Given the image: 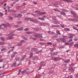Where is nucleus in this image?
I'll return each mask as SVG.
<instances>
[{
    "label": "nucleus",
    "mask_w": 78,
    "mask_h": 78,
    "mask_svg": "<svg viewBox=\"0 0 78 78\" xmlns=\"http://www.w3.org/2000/svg\"><path fill=\"white\" fill-rule=\"evenodd\" d=\"M71 12L72 14H73V16L75 17V19L74 20V21L75 22H78V16H76V13L75 12H73L72 11H71Z\"/></svg>",
    "instance_id": "nucleus-1"
},
{
    "label": "nucleus",
    "mask_w": 78,
    "mask_h": 78,
    "mask_svg": "<svg viewBox=\"0 0 78 78\" xmlns=\"http://www.w3.org/2000/svg\"><path fill=\"white\" fill-rule=\"evenodd\" d=\"M35 37H37L38 38H39L40 39H41V38H42V34H37L36 35H34Z\"/></svg>",
    "instance_id": "nucleus-2"
},
{
    "label": "nucleus",
    "mask_w": 78,
    "mask_h": 78,
    "mask_svg": "<svg viewBox=\"0 0 78 78\" xmlns=\"http://www.w3.org/2000/svg\"><path fill=\"white\" fill-rule=\"evenodd\" d=\"M52 59L53 60H54V61H59V60L62 59L60 58H58L57 57H53L52 58Z\"/></svg>",
    "instance_id": "nucleus-3"
},
{
    "label": "nucleus",
    "mask_w": 78,
    "mask_h": 78,
    "mask_svg": "<svg viewBox=\"0 0 78 78\" xmlns=\"http://www.w3.org/2000/svg\"><path fill=\"white\" fill-rule=\"evenodd\" d=\"M8 36L9 37L7 38V39H12L13 38V35L11 34H9L8 35Z\"/></svg>",
    "instance_id": "nucleus-4"
},
{
    "label": "nucleus",
    "mask_w": 78,
    "mask_h": 78,
    "mask_svg": "<svg viewBox=\"0 0 78 78\" xmlns=\"http://www.w3.org/2000/svg\"><path fill=\"white\" fill-rule=\"evenodd\" d=\"M3 26L5 28H7V27H8L10 26V24L9 23H6V24H3Z\"/></svg>",
    "instance_id": "nucleus-5"
},
{
    "label": "nucleus",
    "mask_w": 78,
    "mask_h": 78,
    "mask_svg": "<svg viewBox=\"0 0 78 78\" xmlns=\"http://www.w3.org/2000/svg\"><path fill=\"white\" fill-rule=\"evenodd\" d=\"M60 39L62 41V42H66V40L64 38H60Z\"/></svg>",
    "instance_id": "nucleus-6"
},
{
    "label": "nucleus",
    "mask_w": 78,
    "mask_h": 78,
    "mask_svg": "<svg viewBox=\"0 0 78 78\" xmlns=\"http://www.w3.org/2000/svg\"><path fill=\"white\" fill-rule=\"evenodd\" d=\"M69 36V38H71L72 39H73V35L72 34H68Z\"/></svg>",
    "instance_id": "nucleus-7"
},
{
    "label": "nucleus",
    "mask_w": 78,
    "mask_h": 78,
    "mask_svg": "<svg viewBox=\"0 0 78 78\" xmlns=\"http://www.w3.org/2000/svg\"><path fill=\"white\" fill-rule=\"evenodd\" d=\"M23 30V27H21L17 29V30L18 31H22Z\"/></svg>",
    "instance_id": "nucleus-8"
},
{
    "label": "nucleus",
    "mask_w": 78,
    "mask_h": 78,
    "mask_svg": "<svg viewBox=\"0 0 78 78\" xmlns=\"http://www.w3.org/2000/svg\"><path fill=\"white\" fill-rule=\"evenodd\" d=\"M69 70H70L71 72H73L74 71V69L71 67H69Z\"/></svg>",
    "instance_id": "nucleus-9"
},
{
    "label": "nucleus",
    "mask_w": 78,
    "mask_h": 78,
    "mask_svg": "<svg viewBox=\"0 0 78 78\" xmlns=\"http://www.w3.org/2000/svg\"><path fill=\"white\" fill-rule=\"evenodd\" d=\"M30 20L31 22H37V20H36V19H34V20L30 19Z\"/></svg>",
    "instance_id": "nucleus-10"
},
{
    "label": "nucleus",
    "mask_w": 78,
    "mask_h": 78,
    "mask_svg": "<svg viewBox=\"0 0 78 78\" xmlns=\"http://www.w3.org/2000/svg\"><path fill=\"white\" fill-rule=\"evenodd\" d=\"M48 33H49V34H55V33L53 31H48Z\"/></svg>",
    "instance_id": "nucleus-11"
},
{
    "label": "nucleus",
    "mask_w": 78,
    "mask_h": 78,
    "mask_svg": "<svg viewBox=\"0 0 78 78\" xmlns=\"http://www.w3.org/2000/svg\"><path fill=\"white\" fill-rule=\"evenodd\" d=\"M26 34H31L32 33H33V32H26Z\"/></svg>",
    "instance_id": "nucleus-12"
},
{
    "label": "nucleus",
    "mask_w": 78,
    "mask_h": 78,
    "mask_svg": "<svg viewBox=\"0 0 78 78\" xmlns=\"http://www.w3.org/2000/svg\"><path fill=\"white\" fill-rule=\"evenodd\" d=\"M56 33L57 34H58L59 35H61V34L60 33V32L58 30H56Z\"/></svg>",
    "instance_id": "nucleus-13"
},
{
    "label": "nucleus",
    "mask_w": 78,
    "mask_h": 78,
    "mask_svg": "<svg viewBox=\"0 0 78 78\" xmlns=\"http://www.w3.org/2000/svg\"><path fill=\"white\" fill-rule=\"evenodd\" d=\"M59 12H60V14L62 15H65V16H66V13H64V12H61L60 11Z\"/></svg>",
    "instance_id": "nucleus-14"
},
{
    "label": "nucleus",
    "mask_w": 78,
    "mask_h": 78,
    "mask_svg": "<svg viewBox=\"0 0 78 78\" xmlns=\"http://www.w3.org/2000/svg\"><path fill=\"white\" fill-rule=\"evenodd\" d=\"M0 39L2 41H3V42L5 41V38L1 37H0Z\"/></svg>",
    "instance_id": "nucleus-15"
},
{
    "label": "nucleus",
    "mask_w": 78,
    "mask_h": 78,
    "mask_svg": "<svg viewBox=\"0 0 78 78\" xmlns=\"http://www.w3.org/2000/svg\"><path fill=\"white\" fill-rule=\"evenodd\" d=\"M64 30L65 31H70V29L69 28H65L64 29Z\"/></svg>",
    "instance_id": "nucleus-16"
},
{
    "label": "nucleus",
    "mask_w": 78,
    "mask_h": 78,
    "mask_svg": "<svg viewBox=\"0 0 78 78\" xmlns=\"http://www.w3.org/2000/svg\"><path fill=\"white\" fill-rule=\"evenodd\" d=\"M62 1L66 2H72V0H62Z\"/></svg>",
    "instance_id": "nucleus-17"
},
{
    "label": "nucleus",
    "mask_w": 78,
    "mask_h": 78,
    "mask_svg": "<svg viewBox=\"0 0 78 78\" xmlns=\"http://www.w3.org/2000/svg\"><path fill=\"white\" fill-rule=\"evenodd\" d=\"M22 38H23L24 40H25L26 41H28V38L25 37L23 36H22Z\"/></svg>",
    "instance_id": "nucleus-18"
},
{
    "label": "nucleus",
    "mask_w": 78,
    "mask_h": 78,
    "mask_svg": "<svg viewBox=\"0 0 78 78\" xmlns=\"http://www.w3.org/2000/svg\"><path fill=\"white\" fill-rule=\"evenodd\" d=\"M31 50L32 51H36L37 50V48H32L31 49Z\"/></svg>",
    "instance_id": "nucleus-19"
},
{
    "label": "nucleus",
    "mask_w": 78,
    "mask_h": 78,
    "mask_svg": "<svg viewBox=\"0 0 78 78\" xmlns=\"http://www.w3.org/2000/svg\"><path fill=\"white\" fill-rule=\"evenodd\" d=\"M34 30H35V31H39V30H41V29H38V28H34Z\"/></svg>",
    "instance_id": "nucleus-20"
},
{
    "label": "nucleus",
    "mask_w": 78,
    "mask_h": 78,
    "mask_svg": "<svg viewBox=\"0 0 78 78\" xmlns=\"http://www.w3.org/2000/svg\"><path fill=\"white\" fill-rule=\"evenodd\" d=\"M17 45L18 46H22V43L20 42L19 43H18Z\"/></svg>",
    "instance_id": "nucleus-21"
},
{
    "label": "nucleus",
    "mask_w": 78,
    "mask_h": 78,
    "mask_svg": "<svg viewBox=\"0 0 78 78\" xmlns=\"http://www.w3.org/2000/svg\"><path fill=\"white\" fill-rule=\"evenodd\" d=\"M12 66L14 67H17V65H16V63H14L13 65H12Z\"/></svg>",
    "instance_id": "nucleus-22"
},
{
    "label": "nucleus",
    "mask_w": 78,
    "mask_h": 78,
    "mask_svg": "<svg viewBox=\"0 0 78 78\" xmlns=\"http://www.w3.org/2000/svg\"><path fill=\"white\" fill-rule=\"evenodd\" d=\"M22 15L21 14H18V16H17V17H19L20 18V17H22Z\"/></svg>",
    "instance_id": "nucleus-23"
},
{
    "label": "nucleus",
    "mask_w": 78,
    "mask_h": 78,
    "mask_svg": "<svg viewBox=\"0 0 78 78\" xmlns=\"http://www.w3.org/2000/svg\"><path fill=\"white\" fill-rule=\"evenodd\" d=\"M5 43L4 42H0V45H5Z\"/></svg>",
    "instance_id": "nucleus-24"
},
{
    "label": "nucleus",
    "mask_w": 78,
    "mask_h": 78,
    "mask_svg": "<svg viewBox=\"0 0 78 78\" xmlns=\"http://www.w3.org/2000/svg\"><path fill=\"white\" fill-rule=\"evenodd\" d=\"M70 60H66L64 62H65V63H69V62H70Z\"/></svg>",
    "instance_id": "nucleus-25"
},
{
    "label": "nucleus",
    "mask_w": 78,
    "mask_h": 78,
    "mask_svg": "<svg viewBox=\"0 0 78 78\" xmlns=\"http://www.w3.org/2000/svg\"><path fill=\"white\" fill-rule=\"evenodd\" d=\"M30 58H31L33 57V53H30Z\"/></svg>",
    "instance_id": "nucleus-26"
},
{
    "label": "nucleus",
    "mask_w": 78,
    "mask_h": 78,
    "mask_svg": "<svg viewBox=\"0 0 78 78\" xmlns=\"http://www.w3.org/2000/svg\"><path fill=\"white\" fill-rule=\"evenodd\" d=\"M40 25H41V26H45V24L44 23H40Z\"/></svg>",
    "instance_id": "nucleus-27"
},
{
    "label": "nucleus",
    "mask_w": 78,
    "mask_h": 78,
    "mask_svg": "<svg viewBox=\"0 0 78 78\" xmlns=\"http://www.w3.org/2000/svg\"><path fill=\"white\" fill-rule=\"evenodd\" d=\"M3 24H1L0 26V29H3Z\"/></svg>",
    "instance_id": "nucleus-28"
},
{
    "label": "nucleus",
    "mask_w": 78,
    "mask_h": 78,
    "mask_svg": "<svg viewBox=\"0 0 78 78\" xmlns=\"http://www.w3.org/2000/svg\"><path fill=\"white\" fill-rule=\"evenodd\" d=\"M21 73L22 74H23V73H27V71L26 70H25L23 71H22Z\"/></svg>",
    "instance_id": "nucleus-29"
},
{
    "label": "nucleus",
    "mask_w": 78,
    "mask_h": 78,
    "mask_svg": "<svg viewBox=\"0 0 78 78\" xmlns=\"http://www.w3.org/2000/svg\"><path fill=\"white\" fill-rule=\"evenodd\" d=\"M54 11H57V12H60V10H58L56 9H54Z\"/></svg>",
    "instance_id": "nucleus-30"
},
{
    "label": "nucleus",
    "mask_w": 78,
    "mask_h": 78,
    "mask_svg": "<svg viewBox=\"0 0 78 78\" xmlns=\"http://www.w3.org/2000/svg\"><path fill=\"white\" fill-rule=\"evenodd\" d=\"M40 64V67H42V65H44V62H41Z\"/></svg>",
    "instance_id": "nucleus-31"
},
{
    "label": "nucleus",
    "mask_w": 78,
    "mask_h": 78,
    "mask_svg": "<svg viewBox=\"0 0 78 78\" xmlns=\"http://www.w3.org/2000/svg\"><path fill=\"white\" fill-rule=\"evenodd\" d=\"M63 38H64L63 39H67V37L66 36L63 35L62 36Z\"/></svg>",
    "instance_id": "nucleus-32"
},
{
    "label": "nucleus",
    "mask_w": 78,
    "mask_h": 78,
    "mask_svg": "<svg viewBox=\"0 0 78 78\" xmlns=\"http://www.w3.org/2000/svg\"><path fill=\"white\" fill-rule=\"evenodd\" d=\"M16 60V61H19L20 59V58L19 57H16L15 58Z\"/></svg>",
    "instance_id": "nucleus-33"
},
{
    "label": "nucleus",
    "mask_w": 78,
    "mask_h": 78,
    "mask_svg": "<svg viewBox=\"0 0 78 78\" xmlns=\"http://www.w3.org/2000/svg\"><path fill=\"white\" fill-rule=\"evenodd\" d=\"M74 44V42H72V43H70V46H72V45H73Z\"/></svg>",
    "instance_id": "nucleus-34"
},
{
    "label": "nucleus",
    "mask_w": 78,
    "mask_h": 78,
    "mask_svg": "<svg viewBox=\"0 0 78 78\" xmlns=\"http://www.w3.org/2000/svg\"><path fill=\"white\" fill-rule=\"evenodd\" d=\"M59 27V26L58 25H52V27Z\"/></svg>",
    "instance_id": "nucleus-35"
},
{
    "label": "nucleus",
    "mask_w": 78,
    "mask_h": 78,
    "mask_svg": "<svg viewBox=\"0 0 78 78\" xmlns=\"http://www.w3.org/2000/svg\"><path fill=\"white\" fill-rule=\"evenodd\" d=\"M46 44H47V45H51L52 44V43H51V42L47 43Z\"/></svg>",
    "instance_id": "nucleus-36"
},
{
    "label": "nucleus",
    "mask_w": 78,
    "mask_h": 78,
    "mask_svg": "<svg viewBox=\"0 0 78 78\" xmlns=\"http://www.w3.org/2000/svg\"><path fill=\"white\" fill-rule=\"evenodd\" d=\"M52 18L53 20H56V17L55 16H52Z\"/></svg>",
    "instance_id": "nucleus-37"
},
{
    "label": "nucleus",
    "mask_w": 78,
    "mask_h": 78,
    "mask_svg": "<svg viewBox=\"0 0 78 78\" xmlns=\"http://www.w3.org/2000/svg\"><path fill=\"white\" fill-rule=\"evenodd\" d=\"M4 60V59L3 58H1L0 59V62H3Z\"/></svg>",
    "instance_id": "nucleus-38"
},
{
    "label": "nucleus",
    "mask_w": 78,
    "mask_h": 78,
    "mask_svg": "<svg viewBox=\"0 0 78 78\" xmlns=\"http://www.w3.org/2000/svg\"><path fill=\"white\" fill-rule=\"evenodd\" d=\"M29 30V29L28 28H26L24 30V31H28Z\"/></svg>",
    "instance_id": "nucleus-39"
},
{
    "label": "nucleus",
    "mask_w": 78,
    "mask_h": 78,
    "mask_svg": "<svg viewBox=\"0 0 78 78\" xmlns=\"http://www.w3.org/2000/svg\"><path fill=\"white\" fill-rule=\"evenodd\" d=\"M46 14V12H41L40 13L41 15H42V14Z\"/></svg>",
    "instance_id": "nucleus-40"
},
{
    "label": "nucleus",
    "mask_w": 78,
    "mask_h": 78,
    "mask_svg": "<svg viewBox=\"0 0 78 78\" xmlns=\"http://www.w3.org/2000/svg\"><path fill=\"white\" fill-rule=\"evenodd\" d=\"M56 41H57V42H60V38H58V39H56Z\"/></svg>",
    "instance_id": "nucleus-41"
},
{
    "label": "nucleus",
    "mask_w": 78,
    "mask_h": 78,
    "mask_svg": "<svg viewBox=\"0 0 78 78\" xmlns=\"http://www.w3.org/2000/svg\"><path fill=\"white\" fill-rule=\"evenodd\" d=\"M73 28L74 30H77V31H78V29L76 28V27H73Z\"/></svg>",
    "instance_id": "nucleus-42"
},
{
    "label": "nucleus",
    "mask_w": 78,
    "mask_h": 78,
    "mask_svg": "<svg viewBox=\"0 0 78 78\" xmlns=\"http://www.w3.org/2000/svg\"><path fill=\"white\" fill-rule=\"evenodd\" d=\"M73 40H74V41H77L78 39L76 37H74L73 38Z\"/></svg>",
    "instance_id": "nucleus-43"
},
{
    "label": "nucleus",
    "mask_w": 78,
    "mask_h": 78,
    "mask_svg": "<svg viewBox=\"0 0 78 78\" xmlns=\"http://www.w3.org/2000/svg\"><path fill=\"white\" fill-rule=\"evenodd\" d=\"M27 12V10H26L24 12H22L21 13L22 14L23 13H25V12Z\"/></svg>",
    "instance_id": "nucleus-44"
},
{
    "label": "nucleus",
    "mask_w": 78,
    "mask_h": 78,
    "mask_svg": "<svg viewBox=\"0 0 78 78\" xmlns=\"http://www.w3.org/2000/svg\"><path fill=\"white\" fill-rule=\"evenodd\" d=\"M6 50V48H3V49H2L1 50V51H5V50Z\"/></svg>",
    "instance_id": "nucleus-45"
},
{
    "label": "nucleus",
    "mask_w": 78,
    "mask_h": 78,
    "mask_svg": "<svg viewBox=\"0 0 78 78\" xmlns=\"http://www.w3.org/2000/svg\"><path fill=\"white\" fill-rule=\"evenodd\" d=\"M72 39H70L69 40H68V42H72Z\"/></svg>",
    "instance_id": "nucleus-46"
},
{
    "label": "nucleus",
    "mask_w": 78,
    "mask_h": 78,
    "mask_svg": "<svg viewBox=\"0 0 78 78\" xmlns=\"http://www.w3.org/2000/svg\"><path fill=\"white\" fill-rule=\"evenodd\" d=\"M15 28H19V26L17 25H15Z\"/></svg>",
    "instance_id": "nucleus-47"
},
{
    "label": "nucleus",
    "mask_w": 78,
    "mask_h": 78,
    "mask_svg": "<svg viewBox=\"0 0 78 78\" xmlns=\"http://www.w3.org/2000/svg\"><path fill=\"white\" fill-rule=\"evenodd\" d=\"M55 49L53 48L52 49H51L50 50L52 52V51H54V50H55Z\"/></svg>",
    "instance_id": "nucleus-48"
},
{
    "label": "nucleus",
    "mask_w": 78,
    "mask_h": 78,
    "mask_svg": "<svg viewBox=\"0 0 78 78\" xmlns=\"http://www.w3.org/2000/svg\"><path fill=\"white\" fill-rule=\"evenodd\" d=\"M53 5H55V7H58V6L57 5V4H55H55H53Z\"/></svg>",
    "instance_id": "nucleus-49"
},
{
    "label": "nucleus",
    "mask_w": 78,
    "mask_h": 78,
    "mask_svg": "<svg viewBox=\"0 0 78 78\" xmlns=\"http://www.w3.org/2000/svg\"><path fill=\"white\" fill-rule=\"evenodd\" d=\"M65 45H69V43H66L65 44Z\"/></svg>",
    "instance_id": "nucleus-50"
},
{
    "label": "nucleus",
    "mask_w": 78,
    "mask_h": 78,
    "mask_svg": "<svg viewBox=\"0 0 78 78\" xmlns=\"http://www.w3.org/2000/svg\"><path fill=\"white\" fill-rule=\"evenodd\" d=\"M37 58V56H34L33 57V59H36V58Z\"/></svg>",
    "instance_id": "nucleus-51"
},
{
    "label": "nucleus",
    "mask_w": 78,
    "mask_h": 78,
    "mask_svg": "<svg viewBox=\"0 0 78 78\" xmlns=\"http://www.w3.org/2000/svg\"><path fill=\"white\" fill-rule=\"evenodd\" d=\"M25 42V41L24 40H23L21 41H20V42H21V43H23V42Z\"/></svg>",
    "instance_id": "nucleus-52"
},
{
    "label": "nucleus",
    "mask_w": 78,
    "mask_h": 78,
    "mask_svg": "<svg viewBox=\"0 0 78 78\" xmlns=\"http://www.w3.org/2000/svg\"><path fill=\"white\" fill-rule=\"evenodd\" d=\"M62 11H64L65 12H68V11L66 10H65V9H63V10H62Z\"/></svg>",
    "instance_id": "nucleus-53"
},
{
    "label": "nucleus",
    "mask_w": 78,
    "mask_h": 78,
    "mask_svg": "<svg viewBox=\"0 0 78 78\" xmlns=\"http://www.w3.org/2000/svg\"><path fill=\"white\" fill-rule=\"evenodd\" d=\"M68 20H74H74L72 18H69L68 19Z\"/></svg>",
    "instance_id": "nucleus-54"
},
{
    "label": "nucleus",
    "mask_w": 78,
    "mask_h": 78,
    "mask_svg": "<svg viewBox=\"0 0 78 78\" xmlns=\"http://www.w3.org/2000/svg\"><path fill=\"white\" fill-rule=\"evenodd\" d=\"M35 12H37V13H39L40 12V11H35Z\"/></svg>",
    "instance_id": "nucleus-55"
},
{
    "label": "nucleus",
    "mask_w": 78,
    "mask_h": 78,
    "mask_svg": "<svg viewBox=\"0 0 78 78\" xmlns=\"http://www.w3.org/2000/svg\"><path fill=\"white\" fill-rule=\"evenodd\" d=\"M41 51H37L36 53H41Z\"/></svg>",
    "instance_id": "nucleus-56"
},
{
    "label": "nucleus",
    "mask_w": 78,
    "mask_h": 78,
    "mask_svg": "<svg viewBox=\"0 0 78 78\" xmlns=\"http://www.w3.org/2000/svg\"><path fill=\"white\" fill-rule=\"evenodd\" d=\"M3 4V2H2L1 3V4H0V5L2 6V5Z\"/></svg>",
    "instance_id": "nucleus-57"
},
{
    "label": "nucleus",
    "mask_w": 78,
    "mask_h": 78,
    "mask_svg": "<svg viewBox=\"0 0 78 78\" xmlns=\"http://www.w3.org/2000/svg\"><path fill=\"white\" fill-rule=\"evenodd\" d=\"M3 15V14L2 13V12L0 13V16H2Z\"/></svg>",
    "instance_id": "nucleus-58"
},
{
    "label": "nucleus",
    "mask_w": 78,
    "mask_h": 78,
    "mask_svg": "<svg viewBox=\"0 0 78 78\" xmlns=\"http://www.w3.org/2000/svg\"><path fill=\"white\" fill-rule=\"evenodd\" d=\"M18 23H22V21H18L17 22Z\"/></svg>",
    "instance_id": "nucleus-59"
},
{
    "label": "nucleus",
    "mask_w": 78,
    "mask_h": 78,
    "mask_svg": "<svg viewBox=\"0 0 78 78\" xmlns=\"http://www.w3.org/2000/svg\"><path fill=\"white\" fill-rule=\"evenodd\" d=\"M60 26L62 28H64V26L62 25V24H61L60 25Z\"/></svg>",
    "instance_id": "nucleus-60"
},
{
    "label": "nucleus",
    "mask_w": 78,
    "mask_h": 78,
    "mask_svg": "<svg viewBox=\"0 0 78 78\" xmlns=\"http://www.w3.org/2000/svg\"><path fill=\"white\" fill-rule=\"evenodd\" d=\"M16 8L17 9H20V8H19V7L18 6L16 7Z\"/></svg>",
    "instance_id": "nucleus-61"
},
{
    "label": "nucleus",
    "mask_w": 78,
    "mask_h": 78,
    "mask_svg": "<svg viewBox=\"0 0 78 78\" xmlns=\"http://www.w3.org/2000/svg\"><path fill=\"white\" fill-rule=\"evenodd\" d=\"M15 56V55L14 54H13V55H12L11 57V58H14V56Z\"/></svg>",
    "instance_id": "nucleus-62"
},
{
    "label": "nucleus",
    "mask_w": 78,
    "mask_h": 78,
    "mask_svg": "<svg viewBox=\"0 0 78 78\" xmlns=\"http://www.w3.org/2000/svg\"><path fill=\"white\" fill-rule=\"evenodd\" d=\"M9 18L10 19V20H12V17L11 16H9Z\"/></svg>",
    "instance_id": "nucleus-63"
},
{
    "label": "nucleus",
    "mask_w": 78,
    "mask_h": 78,
    "mask_svg": "<svg viewBox=\"0 0 78 78\" xmlns=\"http://www.w3.org/2000/svg\"><path fill=\"white\" fill-rule=\"evenodd\" d=\"M74 9H76V10H78V8H77V7H75Z\"/></svg>",
    "instance_id": "nucleus-64"
}]
</instances>
